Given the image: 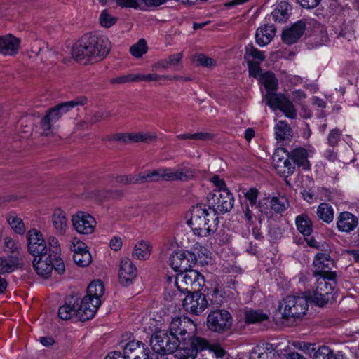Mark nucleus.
<instances>
[{
	"mask_svg": "<svg viewBox=\"0 0 359 359\" xmlns=\"http://www.w3.org/2000/svg\"><path fill=\"white\" fill-rule=\"evenodd\" d=\"M358 217L349 212H342L337 217V228L341 232L350 233L358 226Z\"/></svg>",
	"mask_w": 359,
	"mask_h": 359,
	"instance_id": "nucleus-25",
	"label": "nucleus"
},
{
	"mask_svg": "<svg viewBox=\"0 0 359 359\" xmlns=\"http://www.w3.org/2000/svg\"><path fill=\"white\" fill-rule=\"evenodd\" d=\"M116 4L122 8H137L139 6L137 0H116Z\"/></svg>",
	"mask_w": 359,
	"mask_h": 359,
	"instance_id": "nucleus-61",
	"label": "nucleus"
},
{
	"mask_svg": "<svg viewBox=\"0 0 359 359\" xmlns=\"http://www.w3.org/2000/svg\"><path fill=\"white\" fill-rule=\"evenodd\" d=\"M294 165L290 161V158L285 159L282 164H278L276 165V169L278 173L283 177H288L294 172Z\"/></svg>",
	"mask_w": 359,
	"mask_h": 359,
	"instance_id": "nucleus-41",
	"label": "nucleus"
},
{
	"mask_svg": "<svg viewBox=\"0 0 359 359\" xmlns=\"http://www.w3.org/2000/svg\"><path fill=\"white\" fill-rule=\"evenodd\" d=\"M114 182L122 185L136 184V175H118L114 177Z\"/></svg>",
	"mask_w": 359,
	"mask_h": 359,
	"instance_id": "nucleus-50",
	"label": "nucleus"
},
{
	"mask_svg": "<svg viewBox=\"0 0 359 359\" xmlns=\"http://www.w3.org/2000/svg\"><path fill=\"white\" fill-rule=\"evenodd\" d=\"M266 200L269 201L271 209L277 213L284 212L289 207V202L284 196L267 198Z\"/></svg>",
	"mask_w": 359,
	"mask_h": 359,
	"instance_id": "nucleus-36",
	"label": "nucleus"
},
{
	"mask_svg": "<svg viewBox=\"0 0 359 359\" xmlns=\"http://www.w3.org/2000/svg\"><path fill=\"white\" fill-rule=\"evenodd\" d=\"M145 346V345L140 341H131L128 342L124 348V355H126L127 358H130V353L133 352L137 353L139 352L140 349L141 350Z\"/></svg>",
	"mask_w": 359,
	"mask_h": 359,
	"instance_id": "nucleus-46",
	"label": "nucleus"
},
{
	"mask_svg": "<svg viewBox=\"0 0 359 359\" xmlns=\"http://www.w3.org/2000/svg\"><path fill=\"white\" fill-rule=\"evenodd\" d=\"M313 264L316 268L313 274L316 277L327 276L330 273H335L334 271H330L334 265V262L327 253L316 255Z\"/></svg>",
	"mask_w": 359,
	"mask_h": 359,
	"instance_id": "nucleus-20",
	"label": "nucleus"
},
{
	"mask_svg": "<svg viewBox=\"0 0 359 359\" xmlns=\"http://www.w3.org/2000/svg\"><path fill=\"white\" fill-rule=\"evenodd\" d=\"M15 249H17L16 244L15 241L10 237H6L4 239V250L5 252H13Z\"/></svg>",
	"mask_w": 359,
	"mask_h": 359,
	"instance_id": "nucleus-62",
	"label": "nucleus"
},
{
	"mask_svg": "<svg viewBox=\"0 0 359 359\" xmlns=\"http://www.w3.org/2000/svg\"><path fill=\"white\" fill-rule=\"evenodd\" d=\"M305 8H313L319 5L322 0H297Z\"/></svg>",
	"mask_w": 359,
	"mask_h": 359,
	"instance_id": "nucleus-64",
	"label": "nucleus"
},
{
	"mask_svg": "<svg viewBox=\"0 0 359 359\" xmlns=\"http://www.w3.org/2000/svg\"><path fill=\"white\" fill-rule=\"evenodd\" d=\"M111 43L104 36L85 34L73 46L72 55L83 65L102 60L109 53Z\"/></svg>",
	"mask_w": 359,
	"mask_h": 359,
	"instance_id": "nucleus-1",
	"label": "nucleus"
},
{
	"mask_svg": "<svg viewBox=\"0 0 359 359\" xmlns=\"http://www.w3.org/2000/svg\"><path fill=\"white\" fill-rule=\"evenodd\" d=\"M196 255L189 251L177 250L170 257V265L175 271L182 273L191 269L196 262Z\"/></svg>",
	"mask_w": 359,
	"mask_h": 359,
	"instance_id": "nucleus-14",
	"label": "nucleus"
},
{
	"mask_svg": "<svg viewBox=\"0 0 359 359\" xmlns=\"http://www.w3.org/2000/svg\"><path fill=\"white\" fill-rule=\"evenodd\" d=\"M196 330L194 321L187 317L173 318L170 323L169 330L176 337L180 336V340L187 339L194 337Z\"/></svg>",
	"mask_w": 359,
	"mask_h": 359,
	"instance_id": "nucleus-13",
	"label": "nucleus"
},
{
	"mask_svg": "<svg viewBox=\"0 0 359 359\" xmlns=\"http://www.w3.org/2000/svg\"><path fill=\"white\" fill-rule=\"evenodd\" d=\"M73 259L77 266L86 267L91 262L92 257L88 250H84L83 252L73 255Z\"/></svg>",
	"mask_w": 359,
	"mask_h": 359,
	"instance_id": "nucleus-42",
	"label": "nucleus"
},
{
	"mask_svg": "<svg viewBox=\"0 0 359 359\" xmlns=\"http://www.w3.org/2000/svg\"><path fill=\"white\" fill-rule=\"evenodd\" d=\"M90 299L89 297H84L77 307V318L82 322L93 318L99 306L101 304V300Z\"/></svg>",
	"mask_w": 359,
	"mask_h": 359,
	"instance_id": "nucleus-19",
	"label": "nucleus"
},
{
	"mask_svg": "<svg viewBox=\"0 0 359 359\" xmlns=\"http://www.w3.org/2000/svg\"><path fill=\"white\" fill-rule=\"evenodd\" d=\"M260 351V349H259ZM275 355V353L273 351H265L262 350L261 351H255L251 353L250 358V359H272L273 356Z\"/></svg>",
	"mask_w": 359,
	"mask_h": 359,
	"instance_id": "nucleus-52",
	"label": "nucleus"
},
{
	"mask_svg": "<svg viewBox=\"0 0 359 359\" xmlns=\"http://www.w3.org/2000/svg\"><path fill=\"white\" fill-rule=\"evenodd\" d=\"M295 224L298 231L304 237L310 236L313 232V222L307 214L297 216Z\"/></svg>",
	"mask_w": 359,
	"mask_h": 359,
	"instance_id": "nucleus-29",
	"label": "nucleus"
},
{
	"mask_svg": "<svg viewBox=\"0 0 359 359\" xmlns=\"http://www.w3.org/2000/svg\"><path fill=\"white\" fill-rule=\"evenodd\" d=\"M104 292V285L100 280L92 281L88 287L87 294L85 297H89L90 298L96 299L101 300L100 298L102 297Z\"/></svg>",
	"mask_w": 359,
	"mask_h": 359,
	"instance_id": "nucleus-31",
	"label": "nucleus"
},
{
	"mask_svg": "<svg viewBox=\"0 0 359 359\" xmlns=\"http://www.w3.org/2000/svg\"><path fill=\"white\" fill-rule=\"evenodd\" d=\"M248 57H251L255 62H262L265 59V55L263 52L259 51L252 46L246 47V52L245 54V57L247 58Z\"/></svg>",
	"mask_w": 359,
	"mask_h": 359,
	"instance_id": "nucleus-45",
	"label": "nucleus"
},
{
	"mask_svg": "<svg viewBox=\"0 0 359 359\" xmlns=\"http://www.w3.org/2000/svg\"><path fill=\"white\" fill-rule=\"evenodd\" d=\"M248 68H249V74L250 76H252L254 77L259 75L261 69L258 62H253L251 60L248 61Z\"/></svg>",
	"mask_w": 359,
	"mask_h": 359,
	"instance_id": "nucleus-60",
	"label": "nucleus"
},
{
	"mask_svg": "<svg viewBox=\"0 0 359 359\" xmlns=\"http://www.w3.org/2000/svg\"><path fill=\"white\" fill-rule=\"evenodd\" d=\"M207 206L211 210L217 213H225L230 211L233 207L234 198L227 189H214L207 196Z\"/></svg>",
	"mask_w": 359,
	"mask_h": 359,
	"instance_id": "nucleus-6",
	"label": "nucleus"
},
{
	"mask_svg": "<svg viewBox=\"0 0 359 359\" xmlns=\"http://www.w3.org/2000/svg\"><path fill=\"white\" fill-rule=\"evenodd\" d=\"M154 182L160 180L189 182L195 177L196 171L187 161H184L176 168H160L150 170Z\"/></svg>",
	"mask_w": 359,
	"mask_h": 359,
	"instance_id": "nucleus-2",
	"label": "nucleus"
},
{
	"mask_svg": "<svg viewBox=\"0 0 359 359\" xmlns=\"http://www.w3.org/2000/svg\"><path fill=\"white\" fill-rule=\"evenodd\" d=\"M74 229L79 234L88 235L94 232L97 222L89 213L78 211L72 217Z\"/></svg>",
	"mask_w": 359,
	"mask_h": 359,
	"instance_id": "nucleus-12",
	"label": "nucleus"
},
{
	"mask_svg": "<svg viewBox=\"0 0 359 359\" xmlns=\"http://www.w3.org/2000/svg\"><path fill=\"white\" fill-rule=\"evenodd\" d=\"M313 359H344L341 355H334L327 346H320L315 353Z\"/></svg>",
	"mask_w": 359,
	"mask_h": 359,
	"instance_id": "nucleus-38",
	"label": "nucleus"
},
{
	"mask_svg": "<svg viewBox=\"0 0 359 359\" xmlns=\"http://www.w3.org/2000/svg\"><path fill=\"white\" fill-rule=\"evenodd\" d=\"M137 276V269L132 261L128 258H122L120 261L118 278L120 283L123 285H128Z\"/></svg>",
	"mask_w": 359,
	"mask_h": 359,
	"instance_id": "nucleus-22",
	"label": "nucleus"
},
{
	"mask_svg": "<svg viewBox=\"0 0 359 359\" xmlns=\"http://www.w3.org/2000/svg\"><path fill=\"white\" fill-rule=\"evenodd\" d=\"M7 220L15 233L18 234H23L25 232V227L21 218L10 215L8 217Z\"/></svg>",
	"mask_w": 359,
	"mask_h": 359,
	"instance_id": "nucleus-43",
	"label": "nucleus"
},
{
	"mask_svg": "<svg viewBox=\"0 0 359 359\" xmlns=\"http://www.w3.org/2000/svg\"><path fill=\"white\" fill-rule=\"evenodd\" d=\"M90 299L89 297H84L77 307V318L82 322L93 318L99 306L101 304V300Z\"/></svg>",
	"mask_w": 359,
	"mask_h": 359,
	"instance_id": "nucleus-18",
	"label": "nucleus"
},
{
	"mask_svg": "<svg viewBox=\"0 0 359 359\" xmlns=\"http://www.w3.org/2000/svg\"><path fill=\"white\" fill-rule=\"evenodd\" d=\"M150 344L156 352L164 354L174 353L180 346V337H176L170 330L156 331L150 339Z\"/></svg>",
	"mask_w": 359,
	"mask_h": 359,
	"instance_id": "nucleus-5",
	"label": "nucleus"
},
{
	"mask_svg": "<svg viewBox=\"0 0 359 359\" xmlns=\"http://www.w3.org/2000/svg\"><path fill=\"white\" fill-rule=\"evenodd\" d=\"M266 104L272 109H278L290 118H295L297 111L292 102L283 94L269 93L266 95Z\"/></svg>",
	"mask_w": 359,
	"mask_h": 359,
	"instance_id": "nucleus-11",
	"label": "nucleus"
},
{
	"mask_svg": "<svg viewBox=\"0 0 359 359\" xmlns=\"http://www.w3.org/2000/svg\"><path fill=\"white\" fill-rule=\"evenodd\" d=\"M276 138L283 141L290 139L292 137V131L285 121H279L274 128Z\"/></svg>",
	"mask_w": 359,
	"mask_h": 359,
	"instance_id": "nucleus-30",
	"label": "nucleus"
},
{
	"mask_svg": "<svg viewBox=\"0 0 359 359\" xmlns=\"http://www.w3.org/2000/svg\"><path fill=\"white\" fill-rule=\"evenodd\" d=\"M308 309V301L304 297L287 296L279 303L278 310L282 318L296 319L304 315Z\"/></svg>",
	"mask_w": 359,
	"mask_h": 359,
	"instance_id": "nucleus-4",
	"label": "nucleus"
},
{
	"mask_svg": "<svg viewBox=\"0 0 359 359\" xmlns=\"http://www.w3.org/2000/svg\"><path fill=\"white\" fill-rule=\"evenodd\" d=\"M33 266L39 276L48 278L53 269V259L51 254L39 255L33 259Z\"/></svg>",
	"mask_w": 359,
	"mask_h": 359,
	"instance_id": "nucleus-21",
	"label": "nucleus"
},
{
	"mask_svg": "<svg viewBox=\"0 0 359 359\" xmlns=\"http://www.w3.org/2000/svg\"><path fill=\"white\" fill-rule=\"evenodd\" d=\"M86 101L87 99L85 97H79L73 100L62 102L55 106V108L59 112H60V115L62 116L63 114L68 112L71 109L79 105H83L86 104Z\"/></svg>",
	"mask_w": 359,
	"mask_h": 359,
	"instance_id": "nucleus-34",
	"label": "nucleus"
},
{
	"mask_svg": "<svg viewBox=\"0 0 359 359\" xmlns=\"http://www.w3.org/2000/svg\"><path fill=\"white\" fill-rule=\"evenodd\" d=\"M70 249L74 252V255H76L77 252L81 253L84 250H88L86 245L76 238L72 240Z\"/></svg>",
	"mask_w": 359,
	"mask_h": 359,
	"instance_id": "nucleus-53",
	"label": "nucleus"
},
{
	"mask_svg": "<svg viewBox=\"0 0 359 359\" xmlns=\"http://www.w3.org/2000/svg\"><path fill=\"white\" fill-rule=\"evenodd\" d=\"M336 277V273H332L327 276L317 278L315 289L310 298L318 306H324L334 300Z\"/></svg>",
	"mask_w": 359,
	"mask_h": 359,
	"instance_id": "nucleus-3",
	"label": "nucleus"
},
{
	"mask_svg": "<svg viewBox=\"0 0 359 359\" xmlns=\"http://www.w3.org/2000/svg\"><path fill=\"white\" fill-rule=\"evenodd\" d=\"M116 21L117 18L109 14L107 10L102 11L100 15V22L102 27L109 28L114 25Z\"/></svg>",
	"mask_w": 359,
	"mask_h": 359,
	"instance_id": "nucleus-47",
	"label": "nucleus"
},
{
	"mask_svg": "<svg viewBox=\"0 0 359 359\" xmlns=\"http://www.w3.org/2000/svg\"><path fill=\"white\" fill-rule=\"evenodd\" d=\"M78 299L71 296L67 297L65 304L58 309V316L62 320H69L74 316L77 317Z\"/></svg>",
	"mask_w": 359,
	"mask_h": 359,
	"instance_id": "nucleus-27",
	"label": "nucleus"
},
{
	"mask_svg": "<svg viewBox=\"0 0 359 359\" xmlns=\"http://www.w3.org/2000/svg\"><path fill=\"white\" fill-rule=\"evenodd\" d=\"M182 53H178L167 57V60L170 67L178 69L182 59Z\"/></svg>",
	"mask_w": 359,
	"mask_h": 359,
	"instance_id": "nucleus-57",
	"label": "nucleus"
},
{
	"mask_svg": "<svg viewBox=\"0 0 359 359\" xmlns=\"http://www.w3.org/2000/svg\"><path fill=\"white\" fill-rule=\"evenodd\" d=\"M232 325L230 313L223 309L212 311L207 317V326L212 332L222 333L229 330Z\"/></svg>",
	"mask_w": 359,
	"mask_h": 359,
	"instance_id": "nucleus-10",
	"label": "nucleus"
},
{
	"mask_svg": "<svg viewBox=\"0 0 359 359\" xmlns=\"http://www.w3.org/2000/svg\"><path fill=\"white\" fill-rule=\"evenodd\" d=\"M15 268V262L11 259L0 257V273H11Z\"/></svg>",
	"mask_w": 359,
	"mask_h": 359,
	"instance_id": "nucleus-48",
	"label": "nucleus"
},
{
	"mask_svg": "<svg viewBox=\"0 0 359 359\" xmlns=\"http://www.w3.org/2000/svg\"><path fill=\"white\" fill-rule=\"evenodd\" d=\"M49 245L50 248L48 249L49 252H48V254H51L53 257H54V259L57 262V253L60 250L57 239L55 237H50L49 238Z\"/></svg>",
	"mask_w": 359,
	"mask_h": 359,
	"instance_id": "nucleus-54",
	"label": "nucleus"
},
{
	"mask_svg": "<svg viewBox=\"0 0 359 359\" xmlns=\"http://www.w3.org/2000/svg\"><path fill=\"white\" fill-rule=\"evenodd\" d=\"M316 215L320 219L329 224L334 219V210L328 203H321L317 208Z\"/></svg>",
	"mask_w": 359,
	"mask_h": 359,
	"instance_id": "nucleus-32",
	"label": "nucleus"
},
{
	"mask_svg": "<svg viewBox=\"0 0 359 359\" xmlns=\"http://www.w3.org/2000/svg\"><path fill=\"white\" fill-rule=\"evenodd\" d=\"M259 191L257 188L252 187L244 193V197L248 201L251 207L256 205Z\"/></svg>",
	"mask_w": 359,
	"mask_h": 359,
	"instance_id": "nucleus-51",
	"label": "nucleus"
},
{
	"mask_svg": "<svg viewBox=\"0 0 359 359\" xmlns=\"http://www.w3.org/2000/svg\"><path fill=\"white\" fill-rule=\"evenodd\" d=\"M276 29L273 25H264L257 29L255 34L256 41L260 46L269 43L275 36Z\"/></svg>",
	"mask_w": 359,
	"mask_h": 359,
	"instance_id": "nucleus-28",
	"label": "nucleus"
},
{
	"mask_svg": "<svg viewBox=\"0 0 359 359\" xmlns=\"http://www.w3.org/2000/svg\"><path fill=\"white\" fill-rule=\"evenodd\" d=\"M150 256V248L149 243L142 241L135 245L133 251V257L142 260L149 258Z\"/></svg>",
	"mask_w": 359,
	"mask_h": 359,
	"instance_id": "nucleus-33",
	"label": "nucleus"
},
{
	"mask_svg": "<svg viewBox=\"0 0 359 359\" xmlns=\"http://www.w3.org/2000/svg\"><path fill=\"white\" fill-rule=\"evenodd\" d=\"M262 83L269 91H273L277 89L278 81L274 75L271 72H266L261 76Z\"/></svg>",
	"mask_w": 359,
	"mask_h": 359,
	"instance_id": "nucleus-40",
	"label": "nucleus"
},
{
	"mask_svg": "<svg viewBox=\"0 0 359 359\" xmlns=\"http://www.w3.org/2000/svg\"><path fill=\"white\" fill-rule=\"evenodd\" d=\"M195 61L200 65L204 67H212L215 65V61L212 58L208 57L203 54H199L195 56Z\"/></svg>",
	"mask_w": 359,
	"mask_h": 359,
	"instance_id": "nucleus-56",
	"label": "nucleus"
},
{
	"mask_svg": "<svg viewBox=\"0 0 359 359\" xmlns=\"http://www.w3.org/2000/svg\"><path fill=\"white\" fill-rule=\"evenodd\" d=\"M52 224L55 233L58 236H64L68 229V219L65 212L60 209H55L52 215Z\"/></svg>",
	"mask_w": 359,
	"mask_h": 359,
	"instance_id": "nucleus-26",
	"label": "nucleus"
},
{
	"mask_svg": "<svg viewBox=\"0 0 359 359\" xmlns=\"http://www.w3.org/2000/svg\"><path fill=\"white\" fill-rule=\"evenodd\" d=\"M55 123L46 115L41 121V128L43 130L42 134L48 135L51 133V129Z\"/></svg>",
	"mask_w": 359,
	"mask_h": 359,
	"instance_id": "nucleus-55",
	"label": "nucleus"
},
{
	"mask_svg": "<svg viewBox=\"0 0 359 359\" xmlns=\"http://www.w3.org/2000/svg\"><path fill=\"white\" fill-rule=\"evenodd\" d=\"M289 7L287 2L281 1L271 13L273 19L280 22H285L289 18Z\"/></svg>",
	"mask_w": 359,
	"mask_h": 359,
	"instance_id": "nucleus-35",
	"label": "nucleus"
},
{
	"mask_svg": "<svg viewBox=\"0 0 359 359\" xmlns=\"http://www.w3.org/2000/svg\"><path fill=\"white\" fill-rule=\"evenodd\" d=\"M341 135V132L337 128L331 130L327 136V144L329 146L332 147H336L338 144Z\"/></svg>",
	"mask_w": 359,
	"mask_h": 359,
	"instance_id": "nucleus-49",
	"label": "nucleus"
},
{
	"mask_svg": "<svg viewBox=\"0 0 359 359\" xmlns=\"http://www.w3.org/2000/svg\"><path fill=\"white\" fill-rule=\"evenodd\" d=\"M209 294L210 295V299L212 304L215 305L221 304L223 297L219 294V290L217 288H215Z\"/></svg>",
	"mask_w": 359,
	"mask_h": 359,
	"instance_id": "nucleus-63",
	"label": "nucleus"
},
{
	"mask_svg": "<svg viewBox=\"0 0 359 359\" xmlns=\"http://www.w3.org/2000/svg\"><path fill=\"white\" fill-rule=\"evenodd\" d=\"M136 179L137 184L154 182L150 170L138 174L136 175Z\"/></svg>",
	"mask_w": 359,
	"mask_h": 359,
	"instance_id": "nucleus-59",
	"label": "nucleus"
},
{
	"mask_svg": "<svg viewBox=\"0 0 359 359\" xmlns=\"http://www.w3.org/2000/svg\"><path fill=\"white\" fill-rule=\"evenodd\" d=\"M205 283L204 277L191 269L179 273L175 277V285L183 293L199 291Z\"/></svg>",
	"mask_w": 359,
	"mask_h": 359,
	"instance_id": "nucleus-7",
	"label": "nucleus"
},
{
	"mask_svg": "<svg viewBox=\"0 0 359 359\" xmlns=\"http://www.w3.org/2000/svg\"><path fill=\"white\" fill-rule=\"evenodd\" d=\"M27 248L30 254L37 257L47 254L48 248L42 233L36 229H32L27 233Z\"/></svg>",
	"mask_w": 359,
	"mask_h": 359,
	"instance_id": "nucleus-16",
	"label": "nucleus"
},
{
	"mask_svg": "<svg viewBox=\"0 0 359 359\" xmlns=\"http://www.w3.org/2000/svg\"><path fill=\"white\" fill-rule=\"evenodd\" d=\"M156 140V135L150 133H137V142L149 143Z\"/></svg>",
	"mask_w": 359,
	"mask_h": 359,
	"instance_id": "nucleus-58",
	"label": "nucleus"
},
{
	"mask_svg": "<svg viewBox=\"0 0 359 359\" xmlns=\"http://www.w3.org/2000/svg\"><path fill=\"white\" fill-rule=\"evenodd\" d=\"M210 348L208 341L199 337H192L180 340L176 349V357L179 359H195L198 351Z\"/></svg>",
	"mask_w": 359,
	"mask_h": 359,
	"instance_id": "nucleus-8",
	"label": "nucleus"
},
{
	"mask_svg": "<svg viewBox=\"0 0 359 359\" xmlns=\"http://www.w3.org/2000/svg\"><path fill=\"white\" fill-rule=\"evenodd\" d=\"M268 319V315L260 311L249 310L245 313V320L247 323H257Z\"/></svg>",
	"mask_w": 359,
	"mask_h": 359,
	"instance_id": "nucleus-37",
	"label": "nucleus"
},
{
	"mask_svg": "<svg viewBox=\"0 0 359 359\" xmlns=\"http://www.w3.org/2000/svg\"><path fill=\"white\" fill-rule=\"evenodd\" d=\"M20 39L11 34L0 36V54L13 56L17 54Z\"/></svg>",
	"mask_w": 359,
	"mask_h": 359,
	"instance_id": "nucleus-24",
	"label": "nucleus"
},
{
	"mask_svg": "<svg viewBox=\"0 0 359 359\" xmlns=\"http://www.w3.org/2000/svg\"><path fill=\"white\" fill-rule=\"evenodd\" d=\"M130 53L133 56L140 58L147 51V46L145 40L140 39L137 43L130 47Z\"/></svg>",
	"mask_w": 359,
	"mask_h": 359,
	"instance_id": "nucleus-44",
	"label": "nucleus"
},
{
	"mask_svg": "<svg viewBox=\"0 0 359 359\" xmlns=\"http://www.w3.org/2000/svg\"><path fill=\"white\" fill-rule=\"evenodd\" d=\"M210 222H203L202 224L199 226V227L194 226L193 225H189L194 235L198 236L199 237H207L212 235L217 229L218 226H216L215 229L211 231H209L208 226Z\"/></svg>",
	"mask_w": 359,
	"mask_h": 359,
	"instance_id": "nucleus-39",
	"label": "nucleus"
},
{
	"mask_svg": "<svg viewBox=\"0 0 359 359\" xmlns=\"http://www.w3.org/2000/svg\"><path fill=\"white\" fill-rule=\"evenodd\" d=\"M315 152V148L311 145H308L306 147L295 148L287 156L298 167L302 168L304 170H309L311 163L309 158L313 156Z\"/></svg>",
	"mask_w": 359,
	"mask_h": 359,
	"instance_id": "nucleus-17",
	"label": "nucleus"
},
{
	"mask_svg": "<svg viewBox=\"0 0 359 359\" xmlns=\"http://www.w3.org/2000/svg\"><path fill=\"white\" fill-rule=\"evenodd\" d=\"M209 222L208 229L209 231L215 229L216 226H218L219 218L215 215L214 210H210L207 205L198 204L193 206L191 210V217L188 221L189 225H193L194 226L199 227L203 222Z\"/></svg>",
	"mask_w": 359,
	"mask_h": 359,
	"instance_id": "nucleus-9",
	"label": "nucleus"
},
{
	"mask_svg": "<svg viewBox=\"0 0 359 359\" xmlns=\"http://www.w3.org/2000/svg\"><path fill=\"white\" fill-rule=\"evenodd\" d=\"M306 29V23L303 20H299L290 27L283 30L282 40L287 45L296 43L303 35Z\"/></svg>",
	"mask_w": 359,
	"mask_h": 359,
	"instance_id": "nucleus-23",
	"label": "nucleus"
},
{
	"mask_svg": "<svg viewBox=\"0 0 359 359\" xmlns=\"http://www.w3.org/2000/svg\"><path fill=\"white\" fill-rule=\"evenodd\" d=\"M183 301L184 309L189 313L199 315L208 306V300L205 294L198 291L188 292Z\"/></svg>",
	"mask_w": 359,
	"mask_h": 359,
	"instance_id": "nucleus-15",
	"label": "nucleus"
}]
</instances>
